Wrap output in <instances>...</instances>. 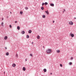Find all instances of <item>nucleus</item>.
Instances as JSON below:
<instances>
[{
  "mask_svg": "<svg viewBox=\"0 0 76 76\" xmlns=\"http://www.w3.org/2000/svg\"><path fill=\"white\" fill-rule=\"evenodd\" d=\"M60 66H61V67H62L63 66V65L62 64H60Z\"/></svg>",
  "mask_w": 76,
  "mask_h": 76,
  "instance_id": "obj_27",
  "label": "nucleus"
},
{
  "mask_svg": "<svg viewBox=\"0 0 76 76\" xmlns=\"http://www.w3.org/2000/svg\"><path fill=\"white\" fill-rule=\"evenodd\" d=\"M30 56H32V54H30Z\"/></svg>",
  "mask_w": 76,
  "mask_h": 76,
  "instance_id": "obj_29",
  "label": "nucleus"
},
{
  "mask_svg": "<svg viewBox=\"0 0 76 76\" xmlns=\"http://www.w3.org/2000/svg\"><path fill=\"white\" fill-rule=\"evenodd\" d=\"M46 52L48 54H50V53L51 52V49H50L47 50Z\"/></svg>",
  "mask_w": 76,
  "mask_h": 76,
  "instance_id": "obj_1",
  "label": "nucleus"
},
{
  "mask_svg": "<svg viewBox=\"0 0 76 76\" xmlns=\"http://www.w3.org/2000/svg\"><path fill=\"white\" fill-rule=\"evenodd\" d=\"M9 52H7V53H6V56H9Z\"/></svg>",
  "mask_w": 76,
  "mask_h": 76,
  "instance_id": "obj_15",
  "label": "nucleus"
},
{
  "mask_svg": "<svg viewBox=\"0 0 76 76\" xmlns=\"http://www.w3.org/2000/svg\"><path fill=\"white\" fill-rule=\"evenodd\" d=\"M15 57L17 58H18V54H16Z\"/></svg>",
  "mask_w": 76,
  "mask_h": 76,
  "instance_id": "obj_13",
  "label": "nucleus"
},
{
  "mask_svg": "<svg viewBox=\"0 0 76 76\" xmlns=\"http://www.w3.org/2000/svg\"><path fill=\"white\" fill-rule=\"evenodd\" d=\"M50 75H52V73H50Z\"/></svg>",
  "mask_w": 76,
  "mask_h": 76,
  "instance_id": "obj_39",
  "label": "nucleus"
},
{
  "mask_svg": "<svg viewBox=\"0 0 76 76\" xmlns=\"http://www.w3.org/2000/svg\"><path fill=\"white\" fill-rule=\"evenodd\" d=\"M42 16L43 18H45V15H42Z\"/></svg>",
  "mask_w": 76,
  "mask_h": 76,
  "instance_id": "obj_16",
  "label": "nucleus"
},
{
  "mask_svg": "<svg viewBox=\"0 0 76 76\" xmlns=\"http://www.w3.org/2000/svg\"><path fill=\"white\" fill-rule=\"evenodd\" d=\"M69 25H73V23L72 22V21H70L69 23Z\"/></svg>",
  "mask_w": 76,
  "mask_h": 76,
  "instance_id": "obj_2",
  "label": "nucleus"
},
{
  "mask_svg": "<svg viewBox=\"0 0 76 76\" xmlns=\"http://www.w3.org/2000/svg\"><path fill=\"white\" fill-rule=\"evenodd\" d=\"M12 66H13V67H15L16 66V64H13Z\"/></svg>",
  "mask_w": 76,
  "mask_h": 76,
  "instance_id": "obj_9",
  "label": "nucleus"
},
{
  "mask_svg": "<svg viewBox=\"0 0 76 76\" xmlns=\"http://www.w3.org/2000/svg\"><path fill=\"white\" fill-rule=\"evenodd\" d=\"M17 28L18 29V30H19V29H20V27L19 26H18Z\"/></svg>",
  "mask_w": 76,
  "mask_h": 76,
  "instance_id": "obj_11",
  "label": "nucleus"
},
{
  "mask_svg": "<svg viewBox=\"0 0 76 76\" xmlns=\"http://www.w3.org/2000/svg\"><path fill=\"white\" fill-rule=\"evenodd\" d=\"M4 24V23H3V22H2L1 23V25H2V26H3V24Z\"/></svg>",
  "mask_w": 76,
  "mask_h": 76,
  "instance_id": "obj_22",
  "label": "nucleus"
},
{
  "mask_svg": "<svg viewBox=\"0 0 76 76\" xmlns=\"http://www.w3.org/2000/svg\"><path fill=\"white\" fill-rule=\"evenodd\" d=\"M70 35L72 37H74V34H71Z\"/></svg>",
  "mask_w": 76,
  "mask_h": 76,
  "instance_id": "obj_4",
  "label": "nucleus"
},
{
  "mask_svg": "<svg viewBox=\"0 0 76 76\" xmlns=\"http://www.w3.org/2000/svg\"><path fill=\"white\" fill-rule=\"evenodd\" d=\"M45 12L47 15H48L49 14V12H48V10L45 11Z\"/></svg>",
  "mask_w": 76,
  "mask_h": 76,
  "instance_id": "obj_3",
  "label": "nucleus"
},
{
  "mask_svg": "<svg viewBox=\"0 0 76 76\" xmlns=\"http://www.w3.org/2000/svg\"><path fill=\"white\" fill-rule=\"evenodd\" d=\"M23 71H25V70H26V68H25V67H23Z\"/></svg>",
  "mask_w": 76,
  "mask_h": 76,
  "instance_id": "obj_5",
  "label": "nucleus"
},
{
  "mask_svg": "<svg viewBox=\"0 0 76 76\" xmlns=\"http://www.w3.org/2000/svg\"><path fill=\"white\" fill-rule=\"evenodd\" d=\"M63 13H64V11H63Z\"/></svg>",
  "mask_w": 76,
  "mask_h": 76,
  "instance_id": "obj_41",
  "label": "nucleus"
},
{
  "mask_svg": "<svg viewBox=\"0 0 76 76\" xmlns=\"http://www.w3.org/2000/svg\"><path fill=\"white\" fill-rule=\"evenodd\" d=\"M39 35H38V36H37V39H39Z\"/></svg>",
  "mask_w": 76,
  "mask_h": 76,
  "instance_id": "obj_17",
  "label": "nucleus"
},
{
  "mask_svg": "<svg viewBox=\"0 0 76 76\" xmlns=\"http://www.w3.org/2000/svg\"><path fill=\"white\" fill-rule=\"evenodd\" d=\"M72 63L71 62H70L69 63V65H72Z\"/></svg>",
  "mask_w": 76,
  "mask_h": 76,
  "instance_id": "obj_18",
  "label": "nucleus"
},
{
  "mask_svg": "<svg viewBox=\"0 0 76 76\" xmlns=\"http://www.w3.org/2000/svg\"><path fill=\"white\" fill-rule=\"evenodd\" d=\"M4 74H5V72H4Z\"/></svg>",
  "mask_w": 76,
  "mask_h": 76,
  "instance_id": "obj_38",
  "label": "nucleus"
},
{
  "mask_svg": "<svg viewBox=\"0 0 76 76\" xmlns=\"http://www.w3.org/2000/svg\"><path fill=\"white\" fill-rule=\"evenodd\" d=\"M27 60L26 59V61Z\"/></svg>",
  "mask_w": 76,
  "mask_h": 76,
  "instance_id": "obj_37",
  "label": "nucleus"
},
{
  "mask_svg": "<svg viewBox=\"0 0 76 76\" xmlns=\"http://www.w3.org/2000/svg\"><path fill=\"white\" fill-rule=\"evenodd\" d=\"M5 48L6 49H7V47H5Z\"/></svg>",
  "mask_w": 76,
  "mask_h": 76,
  "instance_id": "obj_30",
  "label": "nucleus"
},
{
  "mask_svg": "<svg viewBox=\"0 0 76 76\" xmlns=\"http://www.w3.org/2000/svg\"><path fill=\"white\" fill-rule=\"evenodd\" d=\"M31 32H32V31L31 30H29L28 31V33L29 34H31Z\"/></svg>",
  "mask_w": 76,
  "mask_h": 76,
  "instance_id": "obj_7",
  "label": "nucleus"
},
{
  "mask_svg": "<svg viewBox=\"0 0 76 76\" xmlns=\"http://www.w3.org/2000/svg\"><path fill=\"white\" fill-rule=\"evenodd\" d=\"M45 5H47V4H48V3L47 2H45Z\"/></svg>",
  "mask_w": 76,
  "mask_h": 76,
  "instance_id": "obj_19",
  "label": "nucleus"
},
{
  "mask_svg": "<svg viewBox=\"0 0 76 76\" xmlns=\"http://www.w3.org/2000/svg\"><path fill=\"white\" fill-rule=\"evenodd\" d=\"M44 4H45V3H42V6H44Z\"/></svg>",
  "mask_w": 76,
  "mask_h": 76,
  "instance_id": "obj_26",
  "label": "nucleus"
},
{
  "mask_svg": "<svg viewBox=\"0 0 76 76\" xmlns=\"http://www.w3.org/2000/svg\"><path fill=\"white\" fill-rule=\"evenodd\" d=\"M26 37L27 38H29V35H27Z\"/></svg>",
  "mask_w": 76,
  "mask_h": 76,
  "instance_id": "obj_21",
  "label": "nucleus"
},
{
  "mask_svg": "<svg viewBox=\"0 0 76 76\" xmlns=\"http://www.w3.org/2000/svg\"><path fill=\"white\" fill-rule=\"evenodd\" d=\"M74 18L75 19H76V17H75Z\"/></svg>",
  "mask_w": 76,
  "mask_h": 76,
  "instance_id": "obj_36",
  "label": "nucleus"
},
{
  "mask_svg": "<svg viewBox=\"0 0 76 76\" xmlns=\"http://www.w3.org/2000/svg\"><path fill=\"white\" fill-rule=\"evenodd\" d=\"M10 13H11V14H12V12H10Z\"/></svg>",
  "mask_w": 76,
  "mask_h": 76,
  "instance_id": "obj_40",
  "label": "nucleus"
},
{
  "mask_svg": "<svg viewBox=\"0 0 76 76\" xmlns=\"http://www.w3.org/2000/svg\"><path fill=\"white\" fill-rule=\"evenodd\" d=\"M2 20H4V18H2Z\"/></svg>",
  "mask_w": 76,
  "mask_h": 76,
  "instance_id": "obj_31",
  "label": "nucleus"
},
{
  "mask_svg": "<svg viewBox=\"0 0 76 76\" xmlns=\"http://www.w3.org/2000/svg\"><path fill=\"white\" fill-rule=\"evenodd\" d=\"M22 34H25V31H22L21 32Z\"/></svg>",
  "mask_w": 76,
  "mask_h": 76,
  "instance_id": "obj_8",
  "label": "nucleus"
},
{
  "mask_svg": "<svg viewBox=\"0 0 76 76\" xmlns=\"http://www.w3.org/2000/svg\"><path fill=\"white\" fill-rule=\"evenodd\" d=\"M43 48H44V46H43Z\"/></svg>",
  "mask_w": 76,
  "mask_h": 76,
  "instance_id": "obj_42",
  "label": "nucleus"
},
{
  "mask_svg": "<svg viewBox=\"0 0 76 76\" xmlns=\"http://www.w3.org/2000/svg\"><path fill=\"white\" fill-rule=\"evenodd\" d=\"M41 9H42V10H44V7H42L41 8Z\"/></svg>",
  "mask_w": 76,
  "mask_h": 76,
  "instance_id": "obj_23",
  "label": "nucleus"
},
{
  "mask_svg": "<svg viewBox=\"0 0 76 76\" xmlns=\"http://www.w3.org/2000/svg\"><path fill=\"white\" fill-rule=\"evenodd\" d=\"M50 6H54V4L51 3L50 4Z\"/></svg>",
  "mask_w": 76,
  "mask_h": 76,
  "instance_id": "obj_6",
  "label": "nucleus"
},
{
  "mask_svg": "<svg viewBox=\"0 0 76 76\" xmlns=\"http://www.w3.org/2000/svg\"><path fill=\"white\" fill-rule=\"evenodd\" d=\"M44 72H47V69H43Z\"/></svg>",
  "mask_w": 76,
  "mask_h": 76,
  "instance_id": "obj_10",
  "label": "nucleus"
},
{
  "mask_svg": "<svg viewBox=\"0 0 76 76\" xmlns=\"http://www.w3.org/2000/svg\"><path fill=\"white\" fill-rule=\"evenodd\" d=\"M73 57H71V59L72 60H73Z\"/></svg>",
  "mask_w": 76,
  "mask_h": 76,
  "instance_id": "obj_25",
  "label": "nucleus"
},
{
  "mask_svg": "<svg viewBox=\"0 0 76 76\" xmlns=\"http://www.w3.org/2000/svg\"><path fill=\"white\" fill-rule=\"evenodd\" d=\"M56 53H60V50H56Z\"/></svg>",
  "mask_w": 76,
  "mask_h": 76,
  "instance_id": "obj_14",
  "label": "nucleus"
},
{
  "mask_svg": "<svg viewBox=\"0 0 76 76\" xmlns=\"http://www.w3.org/2000/svg\"><path fill=\"white\" fill-rule=\"evenodd\" d=\"M10 27L12 28V25H10Z\"/></svg>",
  "mask_w": 76,
  "mask_h": 76,
  "instance_id": "obj_28",
  "label": "nucleus"
},
{
  "mask_svg": "<svg viewBox=\"0 0 76 76\" xmlns=\"http://www.w3.org/2000/svg\"><path fill=\"white\" fill-rule=\"evenodd\" d=\"M4 39H7V37L6 36L4 38Z\"/></svg>",
  "mask_w": 76,
  "mask_h": 76,
  "instance_id": "obj_12",
  "label": "nucleus"
},
{
  "mask_svg": "<svg viewBox=\"0 0 76 76\" xmlns=\"http://www.w3.org/2000/svg\"><path fill=\"white\" fill-rule=\"evenodd\" d=\"M25 9L26 10H28V8L27 7H26Z\"/></svg>",
  "mask_w": 76,
  "mask_h": 76,
  "instance_id": "obj_20",
  "label": "nucleus"
},
{
  "mask_svg": "<svg viewBox=\"0 0 76 76\" xmlns=\"http://www.w3.org/2000/svg\"><path fill=\"white\" fill-rule=\"evenodd\" d=\"M20 14L22 15V14H23V12H22V11H20Z\"/></svg>",
  "mask_w": 76,
  "mask_h": 76,
  "instance_id": "obj_24",
  "label": "nucleus"
},
{
  "mask_svg": "<svg viewBox=\"0 0 76 76\" xmlns=\"http://www.w3.org/2000/svg\"><path fill=\"white\" fill-rule=\"evenodd\" d=\"M64 12H66V10H65V9H64Z\"/></svg>",
  "mask_w": 76,
  "mask_h": 76,
  "instance_id": "obj_32",
  "label": "nucleus"
},
{
  "mask_svg": "<svg viewBox=\"0 0 76 76\" xmlns=\"http://www.w3.org/2000/svg\"><path fill=\"white\" fill-rule=\"evenodd\" d=\"M34 44V42H32V44Z\"/></svg>",
  "mask_w": 76,
  "mask_h": 76,
  "instance_id": "obj_35",
  "label": "nucleus"
},
{
  "mask_svg": "<svg viewBox=\"0 0 76 76\" xmlns=\"http://www.w3.org/2000/svg\"><path fill=\"white\" fill-rule=\"evenodd\" d=\"M54 20H53V23H54Z\"/></svg>",
  "mask_w": 76,
  "mask_h": 76,
  "instance_id": "obj_34",
  "label": "nucleus"
},
{
  "mask_svg": "<svg viewBox=\"0 0 76 76\" xmlns=\"http://www.w3.org/2000/svg\"><path fill=\"white\" fill-rule=\"evenodd\" d=\"M15 23H17V21H15Z\"/></svg>",
  "mask_w": 76,
  "mask_h": 76,
  "instance_id": "obj_33",
  "label": "nucleus"
}]
</instances>
